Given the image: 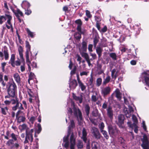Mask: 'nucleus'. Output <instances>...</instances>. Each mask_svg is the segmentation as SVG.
I'll return each instance as SVG.
<instances>
[{
    "instance_id": "obj_54",
    "label": "nucleus",
    "mask_w": 149,
    "mask_h": 149,
    "mask_svg": "<svg viewBox=\"0 0 149 149\" xmlns=\"http://www.w3.org/2000/svg\"><path fill=\"white\" fill-rule=\"evenodd\" d=\"M38 129L37 130V132L38 134H39L41 131L42 129L41 125L40 124H38L37 125Z\"/></svg>"
},
{
    "instance_id": "obj_29",
    "label": "nucleus",
    "mask_w": 149,
    "mask_h": 149,
    "mask_svg": "<svg viewBox=\"0 0 149 149\" xmlns=\"http://www.w3.org/2000/svg\"><path fill=\"white\" fill-rule=\"evenodd\" d=\"M127 124L131 128L134 127V132L136 133H137L138 132V129H137V125H132L131 124V123L130 122H127Z\"/></svg>"
},
{
    "instance_id": "obj_35",
    "label": "nucleus",
    "mask_w": 149,
    "mask_h": 149,
    "mask_svg": "<svg viewBox=\"0 0 149 149\" xmlns=\"http://www.w3.org/2000/svg\"><path fill=\"white\" fill-rule=\"evenodd\" d=\"M14 77L16 82L18 83H19L20 82V77L18 74L16 73L14 74Z\"/></svg>"
},
{
    "instance_id": "obj_11",
    "label": "nucleus",
    "mask_w": 149,
    "mask_h": 149,
    "mask_svg": "<svg viewBox=\"0 0 149 149\" xmlns=\"http://www.w3.org/2000/svg\"><path fill=\"white\" fill-rule=\"evenodd\" d=\"M30 51H26L25 52V57L26 58V62L27 65L28 66V70L30 71L31 70L30 64L31 63L29 59V52Z\"/></svg>"
},
{
    "instance_id": "obj_23",
    "label": "nucleus",
    "mask_w": 149,
    "mask_h": 149,
    "mask_svg": "<svg viewBox=\"0 0 149 149\" xmlns=\"http://www.w3.org/2000/svg\"><path fill=\"white\" fill-rule=\"evenodd\" d=\"M87 43L85 41L82 42L81 44V47L79 48L80 52L81 51H86L87 49Z\"/></svg>"
},
{
    "instance_id": "obj_10",
    "label": "nucleus",
    "mask_w": 149,
    "mask_h": 149,
    "mask_svg": "<svg viewBox=\"0 0 149 149\" xmlns=\"http://www.w3.org/2000/svg\"><path fill=\"white\" fill-rule=\"evenodd\" d=\"M91 131L92 134L97 139L100 138L101 135L98 129L95 127H93L92 128Z\"/></svg>"
},
{
    "instance_id": "obj_8",
    "label": "nucleus",
    "mask_w": 149,
    "mask_h": 149,
    "mask_svg": "<svg viewBox=\"0 0 149 149\" xmlns=\"http://www.w3.org/2000/svg\"><path fill=\"white\" fill-rule=\"evenodd\" d=\"M109 134L112 137L116 135L118 133V131L115 127H113L111 125L108 127Z\"/></svg>"
},
{
    "instance_id": "obj_49",
    "label": "nucleus",
    "mask_w": 149,
    "mask_h": 149,
    "mask_svg": "<svg viewBox=\"0 0 149 149\" xmlns=\"http://www.w3.org/2000/svg\"><path fill=\"white\" fill-rule=\"evenodd\" d=\"M102 134L104 136V137L107 139H108L109 138V136L107 134V132L104 130H103L101 131Z\"/></svg>"
},
{
    "instance_id": "obj_59",
    "label": "nucleus",
    "mask_w": 149,
    "mask_h": 149,
    "mask_svg": "<svg viewBox=\"0 0 149 149\" xmlns=\"http://www.w3.org/2000/svg\"><path fill=\"white\" fill-rule=\"evenodd\" d=\"M104 127V124L103 123H101L99 125V127L100 129V131L103 130Z\"/></svg>"
},
{
    "instance_id": "obj_58",
    "label": "nucleus",
    "mask_w": 149,
    "mask_h": 149,
    "mask_svg": "<svg viewBox=\"0 0 149 149\" xmlns=\"http://www.w3.org/2000/svg\"><path fill=\"white\" fill-rule=\"evenodd\" d=\"M21 110H19L16 113V117H17V116L20 114H23V112L22 111H21Z\"/></svg>"
},
{
    "instance_id": "obj_25",
    "label": "nucleus",
    "mask_w": 149,
    "mask_h": 149,
    "mask_svg": "<svg viewBox=\"0 0 149 149\" xmlns=\"http://www.w3.org/2000/svg\"><path fill=\"white\" fill-rule=\"evenodd\" d=\"M19 128L22 132L25 130H26H26H28V131L30 130L29 128L27 127L26 125L24 124L20 125L19 127Z\"/></svg>"
},
{
    "instance_id": "obj_22",
    "label": "nucleus",
    "mask_w": 149,
    "mask_h": 149,
    "mask_svg": "<svg viewBox=\"0 0 149 149\" xmlns=\"http://www.w3.org/2000/svg\"><path fill=\"white\" fill-rule=\"evenodd\" d=\"M0 83L1 84L2 89H5L7 83L4 81L3 78V75L0 73Z\"/></svg>"
},
{
    "instance_id": "obj_47",
    "label": "nucleus",
    "mask_w": 149,
    "mask_h": 149,
    "mask_svg": "<svg viewBox=\"0 0 149 149\" xmlns=\"http://www.w3.org/2000/svg\"><path fill=\"white\" fill-rule=\"evenodd\" d=\"M96 85L97 86H100L102 83V79L101 78H99L96 80Z\"/></svg>"
},
{
    "instance_id": "obj_33",
    "label": "nucleus",
    "mask_w": 149,
    "mask_h": 149,
    "mask_svg": "<svg viewBox=\"0 0 149 149\" xmlns=\"http://www.w3.org/2000/svg\"><path fill=\"white\" fill-rule=\"evenodd\" d=\"M81 51L80 52V53L82 57L84 58L86 61L89 59V56L87 53Z\"/></svg>"
},
{
    "instance_id": "obj_17",
    "label": "nucleus",
    "mask_w": 149,
    "mask_h": 149,
    "mask_svg": "<svg viewBox=\"0 0 149 149\" xmlns=\"http://www.w3.org/2000/svg\"><path fill=\"white\" fill-rule=\"evenodd\" d=\"M70 148L71 149H74L75 146V138L74 137L73 133H72L70 137Z\"/></svg>"
},
{
    "instance_id": "obj_45",
    "label": "nucleus",
    "mask_w": 149,
    "mask_h": 149,
    "mask_svg": "<svg viewBox=\"0 0 149 149\" xmlns=\"http://www.w3.org/2000/svg\"><path fill=\"white\" fill-rule=\"evenodd\" d=\"M132 118L134 122V123L132 125H137L138 123V120L136 116L134 115L132 116Z\"/></svg>"
},
{
    "instance_id": "obj_6",
    "label": "nucleus",
    "mask_w": 149,
    "mask_h": 149,
    "mask_svg": "<svg viewBox=\"0 0 149 149\" xmlns=\"http://www.w3.org/2000/svg\"><path fill=\"white\" fill-rule=\"evenodd\" d=\"M71 104L73 107L74 115L75 116H77L78 119H79L80 120H81L82 117L81 113L80 111L78 108L75 107L74 104V102H72Z\"/></svg>"
},
{
    "instance_id": "obj_14",
    "label": "nucleus",
    "mask_w": 149,
    "mask_h": 149,
    "mask_svg": "<svg viewBox=\"0 0 149 149\" xmlns=\"http://www.w3.org/2000/svg\"><path fill=\"white\" fill-rule=\"evenodd\" d=\"M13 12L17 18L19 22H21L23 21L20 18V17L23 16V14L22 13L19 9H17L16 11L15 12L13 11Z\"/></svg>"
},
{
    "instance_id": "obj_5",
    "label": "nucleus",
    "mask_w": 149,
    "mask_h": 149,
    "mask_svg": "<svg viewBox=\"0 0 149 149\" xmlns=\"http://www.w3.org/2000/svg\"><path fill=\"white\" fill-rule=\"evenodd\" d=\"M15 55L13 54L11 55V58L9 62L12 67H15V66H19L21 64V62L19 59L15 61Z\"/></svg>"
},
{
    "instance_id": "obj_37",
    "label": "nucleus",
    "mask_w": 149,
    "mask_h": 149,
    "mask_svg": "<svg viewBox=\"0 0 149 149\" xmlns=\"http://www.w3.org/2000/svg\"><path fill=\"white\" fill-rule=\"evenodd\" d=\"M1 112L2 114L4 115H6L7 112H8V108L7 107L4 108L1 107Z\"/></svg>"
},
{
    "instance_id": "obj_64",
    "label": "nucleus",
    "mask_w": 149,
    "mask_h": 149,
    "mask_svg": "<svg viewBox=\"0 0 149 149\" xmlns=\"http://www.w3.org/2000/svg\"><path fill=\"white\" fill-rule=\"evenodd\" d=\"M6 65V63L5 62H4L1 63V66L3 72H4L5 71V66Z\"/></svg>"
},
{
    "instance_id": "obj_7",
    "label": "nucleus",
    "mask_w": 149,
    "mask_h": 149,
    "mask_svg": "<svg viewBox=\"0 0 149 149\" xmlns=\"http://www.w3.org/2000/svg\"><path fill=\"white\" fill-rule=\"evenodd\" d=\"M7 19V21L6 22V26L8 29H11V30L13 31V28L11 22V21L12 19V17L9 15L6 14L5 16Z\"/></svg>"
},
{
    "instance_id": "obj_34",
    "label": "nucleus",
    "mask_w": 149,
    "mask_h": 149,
    "mask_svg": "<svg viewBox=\"0 0 149 149\" xmlns=\"http://www.w3.org/2000/svg\"><path fill=\"white\" fill-rule=\"evenodd\" d=\"M14 98H15V99H12L10 101V103L14 105L15 104H17L19 102L18 100L17 97V94H16V96L15 97H14Z\"/></svg>"
},
{
    "instance_id": "obj_40",
    "label": "nucleus",
    "mask_w": 149,
    "mask_h": 149,
    "mask_svg": "<svg viewBox=\"0 0 149 149\" xmlns=\"http://www.w3.org/2000/svg\"><path fill=\"white\" fill-rule=\"evenodd\" d=\"M110 80V77L109 75H107L106 78L104 79V80L103 81V84L105 85L106 84L108 83L109 82Z\"/></svg>"
},
{
    "instance_id": "obj_28",
    "label": "nucleus",
    "mask_w": 149,
    "mask_h": 149,
    "mask_svg": "<svg viewBox=\"0 0 149 149\" xmlns=\"http://www.w3.org/2000/svg\"><path fill=\"white\" fill-rule=\"evenodd\" d=\"M103 51L102 49L100 47H98L96 48V52L98 55L99 58L102 55V52Z\"/></svg>"
},
{
    "instance_id": "obj_19",
    "label": "nucleus",
    "mask_w": 149,
    "mask_h": 149,
    "mask_svg": "<svg viewBox=\"0 0 149 149\" xmlns=\"http://www.w3.org/2000/svg\"><path fill=\"white\" fill-rule=\"evenodd\" d=\"M3 54L5 60H7L9 58V54L7 50H4L3 51V52L0 51V56L3 59Z\"/></svg>"
},
{
    "instance_id": "obj_9",
    "label": "nucleus",
    "mask_w": 149,
    "mask_h": 149,
    "mask_svg": "<svg viewBox=\"0 0 149 149\" xmlns=\"http://www.w3.org/2000/svg\"><path fill=\"white\" fill-rule=\"evenodd\" d=\"M128 108H125L124 109V111L126 117L127 118H130L131 116V113L133 112V110L131 106L129 105L128 106Z\"/></svg>"
},
{
    "instance_id": "obj_57",
    "label": "nucleus",
    "mask_w": 149,
    "mask_h": 149,
    "mask_svg": "<svg viewBox=\"0 0 149 149\" xmlns=\"http://www.w3.org/2000/svg\"><path fill=\"white\" fill-rule=\"evenodd\" d=\"M91 56L92 57V58L90 59L91 60H92L96 58V55L95 54L91 53L90 54Z\"/></svg>"
},
{
    "instance_id": "obj_21",
    "label": "nucleus",
    "mask_w": 149,
    "mask_h": 149,
    "mask_svg": "<svg viewBox=\"0 0 149 149\" xmlns=\"http://www.w3.org/2000/svg\"><path fill=\"white\" fill-rule=\"evenodd\" d=\"M18 50L19 52L20 57L21 59L24 61V60L23 56V49L22 46H19L18 47Z\"/></svg>"
},
{
    "instance_id": "obj_61",
    "label": "nucleus",
    "mask_w": 149,
    "mask_h": 149,
    "mask_svg": "<svg viewBox=\"0 0 149 149\" xmlns=\"http://www.w3.org/2000/svg\"><path fill=\"white\" fill-rule=\"evenodd\" d=\"M93 45L92 44H89L88 46V50L90 52H92L93 51L92 48Z\"/></svg>"
},
{
    "instance_id": "obj_51",
    "label": "nucleus",
    "mask_w": 149,
    "mask_h": 149,
    "mask_svg": "<svg viewBox=\"0 0 149 149\" xmlns=\"http://www.w3.org/2000/svg\"><path fill=\"white\" fill-rule=\"evenodd\" d=\"M74 36L75 38L77 40L80 39L81 38V34L78 33H76Z\"/></svg>"
},
{
    "instance_id": "obj_50",
    "label": "nucleus",
    "mask_w": 149,
    "mask_h": 149,
    "mask_svg": "<svg viewBox=\"0 0 149 149\" xmlns=\"http://www.w3.org/2000/svg\"><path fill=\"white\" fill-rule=\"evenodd\" d=\"M90 107L88 105H86L85 107V110L87 115H88L89 113Z\"/></svg>"
},
{
    "instance_id": "obj_53",
    "label": "nucleus",
    "mask_w": 149,
    "mask_h": 149,
    "mask_svg": "<svg viewBox=\"0 0 149 149\" xmlns=\"http://www.w3.org/2000/svg\"><path fill=\"white\" fill-rule=\"evenodd\" d=\"M92 115L94 116H97L98 115V111L97 109H94Z\"/></svg>"
},
{
    "instance_id": "obj_24",
    "label": "nucleus",
    "mask_w": 149,
    "mask_h": 149,
    "mask_svg": "<svg viewBox=\"0 0 149 149\" xmlns=\"http://www.w3.org/2000/svg\"><path fill=\"white\" fill-rule=\"evenodd\" d=\"M107 114L108 116L111 118L113 116V111L112 108L111 106H109L107 109Z\"/></svg>"
},
{
    "instance_id": "obj_63",
    "label": "nucleus",
    "mask_w": 149,
    "mask_h": 149,
    "mask_svg": "<svg viewBox=\"0 0 149 149\" xmlns=\"http://www.w3.org/2000/svg\"><path fill=\"white\" fill-rule=\"evenodd\" d=\"M98 40L97 39H95L94 40L93 43L94 46L95 47L96 46L97 44L98 43Z\"/></svg>"
},
{
    "instance_id": "obj_36",
    "label": "nucleus",
    "mask_w": 149,
    "mask_h": 149,
    "mask_svg": "<svg viewBox=\"0 0 149 149\" xmlns=\"http://www.w3.org/2000/svg\"><path fill=\"white\" fill-rule=\"evenodd\" d=\"M26 29L28 34V36L30 37L31 38H33L35 35L34 33L31 32L28 28H27Z\"/></svg>"
},
{
    "instance_id": "obj_62",
    "label": "nucleus",
    "mask_w": 149,
    "mask_h": 149,
    "mask_svg": "<svg viewBox=\"0 0 149 149\" xmlns=\"http://www.w3.org/2000/svg\"><path fill=\"white\" fill-rule=\"evenodd\" d=\"M9 134H10V133L8 131L6 132V135L4 136V138L5 139H7V140L9 139V138L8 137V136H9Z\"/></svg>"
},
{
    "instance_id": "obj_12",
    "label": "nucleus",
    "mask_w": 149,
    "mask_h": 149,
    "mask_svg": "<svg viewBox=\"0 0 149 149\" xmlns=\"http://www.w3.org/2000/svg\"><path fill=\"white\" fill-rule=\"evenodd\" d=\"M118 122L117 124L119 127L121 128H123L124 126L123 125V123L124 117V116L122 114L118 116Z\"/></svg>"
},
{
    "instance_id": "obj_60",
    "label": "nucleus",
    "mask_w": 149,
    "mask_h": 149,
    "mask_svg": "<svg viewBox=\"0 0 149 149\" xmlns=\"http://www.w3.org/2000/svg\"><path fill=\"white\" fill-rule=\"evenodd\" d=\"M88 72L83 71L80 73V75L81 76H82L83 75L87 76L88 75Z\"/></svg>"
},
{
    "instance_id": "obj_2",
    "label": "nucleus",
    "mask_w": 149,
    "mask_h": 149,
    "mask_svg": "<svg viewBox=\"0 0 149 149\" xmlns=\"http://www.w3.org/2000/svg\"><path fill=\"white\" fill-rule=\"evenodd\" d=\"M70 124L68 127V134L66 136H65L63 138V142L65 143L64 147L66 148H68L69 146V143L68 141V137L70 133V130L71 128H73L75 127V124L73 120L70 121Z\"/></svg>"
},
{
    "instance_id": "obj_26",
    "label": "nucleus",
    "mask_w": 149,
    "mask_h": 149,
    "mask_svg": "<svg viewBox=\"0 0 149 149\" xmlns=\"http://www.w3.org/2000/svg\"><path fill=\"white\" fill-rule=\"evenodd\" d=\"M87 133L86 131L85 128H83L82 130V136L81 137V138L83 139L85 142H86L87 140Z\"/></svg>"
},
{
    "instance_id": "obj_39",
    "label": "nucleus",
    "mask_w": 149,
    "mask_h": 149,
    "mask_svg": "<svg viewBox=\"0 0 149 149\" xmlns=\"http://www.w3.org/2000/svg\"><path fill=\"white\" fill-rule=\"evenodd\" d=\"M77 146L78 148H82L83 147V145L82 142L80 140L78 141Z\"/></svg>"
},
{
    "instance_id": "obj_44",
    "label": "nucleus",
    "mask_w": 149,
    "mask_h": 149,
    "mask_svg": "<svg viewBox=\"0 0 149 149\" xmlns=\"http://www.w3.org/2000/svg\"><path fill=\"white\" fill-rule=\"evenodd\" d=\"M109 55L113 60H116L117 56L116 54L115 53H111L109 54Z\"/></svg>"
},
{
    "instance_id": "obj_16",
    "label": "nucleus",
    "mask_w": 149,
    "mask_h": 149,
    "mask_svg": "<svg viewBox=\"0 0 149 149\" xmlns=\"http://www.w3.org/2000/svg\"><path fill=\"white\" fill-rule=\"evenodd\" d=\"M142 74L144 75V80L146 85L149 87V71L144 72Z\"/></svg>"
},
{
    "instance_id": "obj_55",
    "label": "nucleus",
    "mask_w": 149,
    "mask_h": 149,
    "mask_svg": "<svg viewBox=\"0 0 149 149\" xmlns=\"http://www.w3.org/2000/svg\"><path fill=\"white\" fill-rule=\"evenodd\" d=\"M27 92L29 95L30 97H33L34 96V95L31 91V90L30 89H29L27 90Z\"/></svg>"
},
{
    "instance_id": "obj_31",
    "label": "nucleus",
    "mask_w": 149,
    "mask_h": 149,
    "mask_svg": "<svg viewBox=\"0 0 149 149\" xmlns=\"http://www.w3.org/2000/svg\"><path fill=\"white\" fill-rule=\"evenodd\" d=\"M73 98L77 101L79 103H81L82 101V96L80 95L79 96H73Z\"/></svg>"
},
{
    "instance_id": "obj_15",
    "label": "nucleus",
    "mask_w": 149,
    "mask_h": 149,
    "mask_svg": "<svg viewBox=\"0 0 149 149\" xmlns=\"http://www.w3.org/2000/svg\"><path fill=\"white\" fill-rule=\"evenodd\" d=\"M75 23L77 24V29L78 31L81 33H82L81 31V27L82 25V22L80 19H78L76 20L75 22Z\"/></svg>"
},
{
    "instance_id": "obj_46",
    "label": "nucleus",
    "mask_w": 149,
    "mask_h": 149,
    "mask_svg": "<svg viewBox=\"0 0 149 149\" xmlns=\"http://www.w3.org/2000/svg\"><path fill=\"white\" fill-rule=\"evenodd\" d=\"M98 144L96 142H93L91 144L92 149H97L98 146Z\"/></svg>"
},
{
    "instance_id": "obj_32",
    "label": "nucleus",
    "mask_w": 149,
    "mask_h": 149,
    "mask_svg": "<svg viewBox=\"0 0 149 149\" xmlns=\"http://www.w3.org/2000/svg\"><path fill=\"white\" fill-rule=\"evenodd\" d=\"M115 92L116 95V97L119 100H120L121 98V95L118 89H116Z\"/></svg>"
},
{
    "instance_id": "obj_43",
    "label": "nucleus",
    "mask_w": 149,
    "mask_h": 149,
    "mask_svg": "<svg viewBox=\"0 0 149 149\" xmlns=\"http://www.w3.org/2000/svg\"><path fill=\"white\" fill-rule=\"evenodd\" d=\"M35 77V75L34 73L30 72L29 76V78L28 80V82L29 84H30V80L33 79Z\"/></svg>"
},
{
    "instance_id": "obj_27",
    "label": "nucleus",
    "mask_w": 149,
    "mask_h": 149,
    "mask_svg": "<svg viewBox=\"0 0 149 149\" xmlns=\"http://www.w3.org/2000/svg\"><path fill=\"white\" fill-rule=\"evenodd\" d=\"M21 6L22 8L25 9H26L30 7V4L27 1H24L21 4Z\"/></svg>"
},
{
    "instance_id": "obj_42",
    "label": "nucleus",
    "mask_w": 149,
    "mask_h": 149,
    "mask_svg": "<svg viewBox=\"0 0 149 149\" xmlns=\"http://www.w3.org/2000/svg\"><path fill=\"white\" fill-rule=\"evenodd\" d=\"M6 20L5 16L2 15L0 16V24H2Z\"/></svg>"
},
{
    "instance_id": "obj_30",
    "label": "nucleus",
    "mask_w": 149,
    "mask_h": 149,
    "mask_svg": "<svg viewBox=\"0 0 149 149\" xmlns=\"http://www.w3.org/2000/svg\"><path fill=\"white\" fill-rule=\"evenodd\" d=\"M17 119V122L19 123L23 122L26 119V118L24 116H20L16 117Z\"/></svg>"
},
{
    "instance_id": "obj_13",
    "label": "nucleus",
    "mask_w": 149,
    "mask_h": 149,
    "mask_svg": "<svg viewBox=\"0 0 149 149\" xmlns=\"http://www.w3.org/2000/svg\"><path fill=\"white\" fill-rule=\"evenodd\" d=\"M111 91V88L109 86L102 88L101 90V93L104 96L109 94Z\"/></svg>"
},
{
    "instance_id": "obj_41",
    "label": "nucleus",
    "mask_w": 149,
    "mask_h": 149,
    "mask_svg": "<svg viewBox=\"0 0 149 149\" xmlns=\"http://www.w3.org/2000/svg\"><path fill=\"white\" fill-rule=\"evenodd\" d=\"M93 81L92 73L91 74V77L89 79V80L88 81V84L89 85L92 86Z\"/></svg>"
},
{
    "instance_id": "obj_20",
    "label": "nucleus",
    "mask_w": 149,
    "mask_h": 149,
    "mask_svg": "<svg viewBox=\"0 0 149 149\" xmlns=\"http://www.w3.org/2000/svg\"><path fill=\"white\" fill-rule=\"evenodd\" d=\"M77 84L76 81L74 80L70 81L69 83V87L71 89H74L77 86Z\"/></svg>"
},
{
    "instance_id": "obj_18",
    "label": "nucleus",
    "mask_w": 149,
    "mask_h": 149,
    "mask_svg": "<svg viewBox=\"0 0 149 149\" xmlns=\"http://www.w3.org/2000/svg\"><path fill=\"white\" fill-rule=\"evenodd\" d=\"M17 109L20 110L24 109L23 107H22V104L19 102L17 103L15 106L12 107L13 110L14 111H16Z\"/></svg>"
},
{
    "instance_id": "obj_48",
    "label": "nucleus",
    "mask_w": 149,
    "mask_h": 149,
    "mask_svg": "<svg viewBox=\"0 0 149 149\" xmlns=\"http://www.w3.org/2000/svg\"><path fill=\"white\" fill-rule=\"evenodd\" d=\"M26 51H30L31 46L29 44V42L27 41H26Z\"/></svg>"
},
{
    "instance_id": "obj_3",
    "label": "nucleus",
    "mask_w": 149,
    "mask_h": 149,
    "mask_svg": "<svg viewBox=\"0 0 149 149\" xmlns=\"http://www.w3.org/2000/svg\"><path fill=\"white\" fill-rule=\"evenodd\" d=\"M34 130L33 129L30 130V131L26 130V136L25 140L24 142V144L28 143L29 141L31 143L33 141V138L32 133H33Z\"/></svg>"
},
{
    "instance_id": "obj_52",
    "label": "nucleus",
    "mask_w": 149,
    "mask_h": 149,
    "mask_svg": "<svg viewBox=\"0 0 149 149\" xmlns=\"http://www.w3.org/2000/svg\"><path fill=\"white\" fill-rule=\"evenodd\" d=\"M25 62L23 63V64L21 65L20 66V70L22 72H23L25 70Z\"/></svg>"
},
{
    "instance_id": "obj_1",
    "label": "nucleus",
    "mask_w": 149,
    "mask_h": 149,
    "mask_svg": "<svg viewBox=\"0 0 149 149\" xmlns=\"http://www.w3.org/2000/svg\"><path fill=\"white\" fill-rule=\"evenodd\" d=\"M3 90H6L8 95L5 96V98L15 97L17 93V86L13 79L9 81L7 83L6 86Z\"/></svg>"
},
{
    "instance_id": "obj_4",
    "label": "nucleus",
    "mask_w": 149,
    "mask_h": 149,
    "mask_svg": "<svg viewBox=\"0 0 149 149\" xmlns=\"http://www.w3.org/2000/svg\"><path fill=\"white\" fill-rule=\"evenodd\" d=\"M141 140L143 143L141 145L143 149H149V136L144 134Z\"/></svg>"
},
{
    "instance_id": "obj_38",
    "label": "nucleus",
    "mask_w": 149,
    "mask_h": 149,
    "mask_svg": "<svg viewBox=\"0 0 149 149\" xmlns=\"http://www.w3.org/2000/svg\"><path fill=\"white\" fill-rule=\"evenodd\" d=\"M78 84L79 86L80 87L82 91H84L86 89V86L81 81H79Z\"/></svg>"
},
{
    "instance_id": "obj_56",
    "label": "nucleus",
    "mask_w": 149,
    "mask_h": 149,
    "mask_svg": "<svg viewBox=\"0 0 149 149\" xmlns=\"http://www.w3.org/2000/svg\"><path fill=\"white\" fill-rule=\"evenodd\" d=\"M11 136L12 138L15 141L17 140V138L16 137V135L14 133H12L11 134Z\"/></svg>"
}]
</instances>
